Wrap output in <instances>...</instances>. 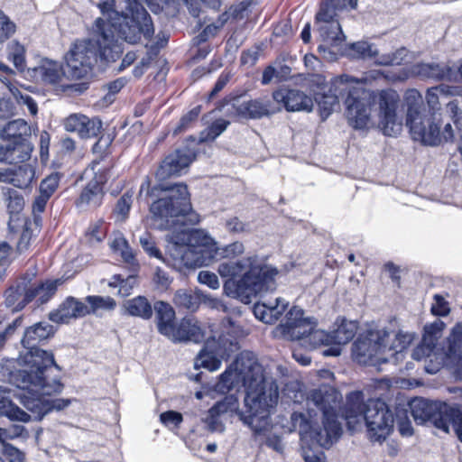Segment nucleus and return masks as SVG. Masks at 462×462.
Segmentation results:
<instances>
[{"mask_svg":"<svg viewBox=\"0 0 462 462\" xmlns=\"http://www.w3.org/2000/svg\"><path fill=\"white\" fill-rule=\"evenodd\" d=\"M342 394L328 385L310 393L306 402L308 417L294 411L291 416V430H298L301 439L310 438L319 447L329 448L342 433L340 418L345 419L351 430L365 420L368 439L383 442L393 431L395 418L388 405L380 399H370L364 403L361 392L350 393L342 410Z\"/></svg>","mask_w":462,"mask_h":462,"instance_id":"obj_1","label":"nucleus"},{"mask_svg":"<svg viewBox=\"0 0 462 462\" xmlns=\"http://www.w3.org/2000/svg\"><path fill=\"white\" fill-rule=\"evenodd\" d=\"M245 387V410H239L238 398L230 394L212 406V413L236 414L239 420L257 435L265 433L270 426L269 415L278 402V385L266 380L263 368L255 355L249 351L239 354L235 362L220 375L215 390L225 393L234 388Z\"/></svg>","mask_w":462,"mask_h":462,"instance_id":"obj_2","label":"nucleus"},{"mask_svg":"<svg viewBox=\"0 0 462 462\" xmlns=\"http://www.w3.org/2000/svg\"><path fill=\"white\" fill-rule=\"evenodd\" d=\"M54 328L45 321L29 327L22 339L28 350L23 360L25 367L11 374L10 381L17 388L14 393L21 404L42 420L52 411H62L70 403V399H50L52 394L62 392L63 384L59 379L51 377L53 368L59 369L53 355L37 347V345L54 335Z\"/></svg>","mask_w":462,"mask_h":462,"instance_id":"obj_3","label":"nucleus"},{"mask_svg":"<svg viewBox=\"0 0 462 462\" xmlns=\"http://www.w3.org/2000/svg\"><path fill=\"white\" fill-rule=\"evenodd\" d=\"M245 250L244 244L236 241L223 247L217 246L214 258L227 259L217 267L219 275L226 279L223 285L225 293L244 303H250L258 294L273 290L278 270L255 254L232 260L242 255Z\"/></svg>","mask_w":462,"mask_h":462,"instance_id":"obj_4","label":"nucleus"},{"mask_svg":"<svg viewBox=\"0 0 462 462\" xmlns=\"http://www.w3.org/2000/svg\"><path fill=\"white\" fill-rule=\"evenodd\" d=\"M243 336L242 328L230 319L222 321L221 331L217 333L211 326L207 329L197 319L185 318L173 328L172 335H170L169 339L173 342L195 343L206 339L204 348L196 358L195 367L216 371L220 367L222 359L227 358L237 349V338Z\"/></svg>","mask_w":462,"mask_h":462,"instance_id":"obj_5","label":"nucleus"},{"mask_svg":"<svg viewBox=\"0 0 462 462\" xmlns=\"http://www.w3.org/2000/svg\"><path fill=\"white\" fill-rule=\"evenodd\" d=\"M120 40L115 24L97 18L91 37L76 41L66 54L69 77L73 79L88 77L98 59L115 61L123 52Z\"/></svg>","mask_w":462,"mask_h":462,"instance_id":"obj_6","label":"nucleus"},{"mask_svg":"<svg viewBox=\"0 0 462 462\" xmlns=\"http://www.w3.org/2000/svg\"><path fill=\"white\" fill-rule=\"evenodd\" d=\"M399 94L393 89L378 92L366 89L359 85V89L352 92L346 101V119L355 129H366L371 125L372 106L378 105L379 126L388 136L397 134L402 129V121L397 115Z\"/></svg>","mask_w":462,"mask_h":462,"instance_id":"obj_7","label":"nucleus"},{"mask_svg":"<svg viewBox=\"0 0 462 462\" xmlns=\"http://www.w3.org/2000/svg\"><path fill=\"white\" fill-rule=\"evenodd\" d=\"M125 10H115L116 0H98V7L103 14H107L105 22L115 24L116 36L129 43H136L141 36L150 39L153 32L151 17L140 0H124Z\"/></svg>","mask_w":462,"mask_h":462,"instance_id":"obj_8","label":"nucleus"},{"mask_svg":"<svg viewBox=\"0 0 462 462\" xmlns=\"http://www.w3.org/2000/svg\"><path fill=\"white\" fill-rule=\"evenodd\" d=\"M189 242L190 245H173L170 249L172 265L179 270L208 265L214 259L216 241L206 231L198 229L190 233Z\"/></svg>","mask_w":462,"mask_h":462,"instance_id":"obj_9","label":"nucleus"},{"mask_svg":"<svg viewBox=\"0 0 462 462\" xmlns=\"http://www.w3.org/2000/svg\"><path fill=\"white\" fill-rule=\"evenodd\" d=\"M410 406L411 415L418 424L430 421L446 433L449 432V427L452 426L457 435L458 426L462 424V411L458 405L433 403L419 398L413 400Z\"/></svg>","mask_w":462,"mask_h":462,"instance_id":"obj_10","label":"nucleus"},{"mask_svg":"<svg viewBox=\"0 0 462 462\" xmlns=\"http://www.w3.org/2000/svg\"><path fill=\"white\" fill-rule=\"evenodd\" d=\"M162 189L168 191V194L154 201L151 205L150 212L153 218L160 222L158 227L167 229L176 223L175 217L185 216L190 211L191 204L185 184L179 183Z\"/></svg>","mask_w":462,"mask_h":462,"instance_id":"obj_11","label":"nucleus"},{"mask_svg":"<svg viewBox=\"0 0 462 462\" xmlns=\"http://www.w3.org/2000/svg\"><path fill=\"white\" fill-rule=\"evenodd\" d=\"M381 78H386L383 70H371L361 78H355L347 74H343L332 79L328 93L323 94L318 100V105L324 116H328L333 111L334 106L342 98L346 107L347 98L352 92L359 89V85H367L374 80Z\"/></svg>","mask_w":462,"mask_h":462,"instance_id":"obj_12","label":"nucleus"},{"mask_svg":"<svg viewBox=\"0 0 462 462\" xmlns=\"http://www.w3.org/2000/svg\"><path fill=\"white\" fill-rule=\"evenodd\" d=\"M390 335L387 330H369L358 337L352 347L355 361L365 365H377L388 362L385 338Z\"/></svg>","mask_w":462,"mask_h":462,"instance_id":"obj_13","label":"nucleus"},{"mask_svg":"<svg viewBox=\"0 0 462 462\" xmlns=\"http://www.w3.org/2000/svg\"><path fill=\"white\" fill-rule=\"evenodd\" d=\"M335 16V10L328 5H323L316 15V25L323 42L319 46V51H326L329 46H337L345 40L341 25Z\"/></svg>","mask_w":462,"mask_h":462,"instance_id":"obj_14","label":"nucleus"},{"mask_svg":"<svg viewBox=\"0 0 462 462\" xmlns=\"http://www.w3.org/2000/svg\"><path fill=\"white\" fill-rule=\"evenodd\" d=\"M32 72L36 79L53 87H60L62 91L82 93L88 88L86 82L68 85L63 84L62 80L65 77L63 68L59 62L51 60H42L37 67L33 68Z\"/></svg>","mask_w":462,"mask_h":462,"instance_id":"obj_15","label":"nucleus"},{"mask_svg":"<svg viewBox=\"0 0 462 462\" xmlns=\"http://www.w3.org/2000/svg\"><path fill=\"white\" fill-rule=\"evenodd\" d=\"M316 326L315 319L305 318L301 309L292 307L286 314L285 321L277 328V330L287 339L304 341L309 332Z\"/></svg>","mask_w":462,"mask_h":462,"instance_id":"obj_16","label":"nucleus"},{"mask_svg":"<svg viewBox=\"0 0 462 462\" xmlns=\"http://www.w3.org/2000/svg\"><path fill=\"white\" fill-rule=\"evenodd\" d=\"M350 55L355 59H374L382 66L400 65L407 57L408 51L401 48L391 54H378L375 47L367 42H357L350 46Z\"/></svg>","mask_w":462,"mask_h":462,"instance_id":"obj_17","label":"nucleus"},{"mask_svg":"<svg viewBox=\"0 0 462 462\" xmlns=\"http://www.w3.org/2000/svg\"><path fill=\"white\" fill-rule=\"evenodd\" d=\"M407 126L413 140L430 146L440 144L439 118L436 113L421 116Z\"/></svg>","mask_w":462,"mask_h":462,"instance_id":"obj_18","label":"nucleus"},{"mask_svg":"<svg viewBox=\"0 0 462 462\" xmlns=\"http://www.w3.org/2000/svg\"><path fill=\"white\" fill-rule=\"evenodd\" d=\"M410 76L448 81L456 80L457 78V75L455 74L454 70L448 65L439 63H417L412 65L407 71L392 77L391 80H404Z\"/></svg>","mask_w":462,"mask_h":462,"instance_id":"obj_19","label":"nucleus"},{"mask_svg":"<svg viewBox=\"0 0 462 462\" xmlns=\"http://www.w3.org/2000/svg\"><path fill=\"white\" fill-rule=\"evenodd\" d=\"M195 159L194 152L188 149H177L170 153L162 162L156 171L155 176L159 180H164L173 176H179Z\"/></svg>","mask_w":462,"mask_h":462,"instance_id":"obj_20","label":"nucleus"},{"mask_svg":"<svg viewBox=\"0 0 462 462\" xmlns=\"http://www.w3.org/2000/svg\"><path fill=\"white\" fill-rule=\"evenodd\" d=\"M36 162H23L7 169H0V182L18 189H27L36 180Z\"/></svg>","mask_w":462,"mask_h":462,"instance_id":"obj_21","label":"nucleus"},{"mask_svg":"<svg viewBox=\"0 0 462 462\" xmlns=\"http://www.w3.org/2000/svg\"><path fill=\"white\" fill-rule=\"evenodd\" d=\"M273 98L289 112H310L314 106L311 97L298 89H277L273 93Z\"/></svg>","mask_w":462,"mask_h":462,"instance_id":"obj_22","label":"nucleus"},{"mask_svg":"<svg viewBox=\"0 0 462 462\" xmlns=\"http://www.w3.org/2000/svg\"><path fill=\"white\" fill-rule=\"evenodd\" d=\"M67 132L75 133L82 139L97 136L101 128L102 122L97 118H89L83 114H71L63 121Z\"/></svg>","mask_w":462,"mask_h":462,"instance_id":"obj_23","label":"nucleus"},{"mask_svg":"<svg viewBox=\"0 0 462 462\" xmlns=\"http://www.w3.org/2000/svg\"><path fill=\"white\" fill-rule=\"evenodd\" d=\"M89 314L88 306L74 297H68L59 308L49 314V319L55 323H69L70 319L83 318Z\"/></svg>","mask_w":462,"mask_h":462,"instance_id":"obj_24","label":"nucleus"},{"mask_svg":"<svg viewBox=\"0 0 462 462\" xmlns=\"http://www.w3.org/2000/svg\"><path fill=\"white\" fill-rule=\"evenodd\" d=\"M337 328L330 333L333 346L322 352L325 356H338L341 354L340 345H345L354 338L358 324L356 321L338 319Z\"/></svg>","mask_w":462,"mask_h":462,"instance_id":"obj_25","label":"nucleus"},{"mask_svg":"<svg viewBox=\"0 0 462 462\" xmlns=\"http://www.w3.org/2000/svg\"><path fill=\"white\" fill-rule=\"evenodd\" d=\"M106 173L96 174L95 178L87 184L77 200L79 208H97L102 204Z\"/></svg>","mask_w":462,"mask_h":462,"instance_id":"obj_26","label":"nucleus"},{"mask_svg":"<svg viewBox=\"0 0 462 462\" xmlns=\"http://www.w3.org/2000/svg\"><path fill=\"white\" fill-rule=\"evenodd\" d=\"M62 279H56L54 281H46L39 284H29L28 291L23 296V300L19 301L20 307L23 309L28 302L36 300L40 304L47 302L56 292L57 288L63 284Z\"/></svg>","mask_w":462,"mask_h":462,"instance_id":"obj_27","label":"nucleus"},{"mask_svg":"<svg viewBox=\"0 0 462 462\" xmlns=\"http://www.w3.org/2000/svg\"><path fill=\"white\" fill-rule=\"evenodd\" d=\"M32 145L28 140L14 141L0 146V162L16 164L26 162L31 158Z\"/></svg>","mask_w":462,"mask_h":462,"instance_id":"obj_28","label":"nucleus"},{"mask_svg":"<svg viewBox=\"0 0 462 462\" xmlns=\"http://www.w3.org/2000/svg\"><path fill=\"white\" fill-rule=\"evenodd\" d=\"M288 305L289 302L284 299L276 298L274 300L255 304L254 314L261 321L272 324L280 319Z\"/></svg>","mask_w":462,"mask_h":462,"instance_id":"obj_29","label":"nucleus"},{"mask_svg":"<svg viewBox=\"0 0 462 462\" xmlns=\"http://www.w3.org/2000/svg\"><path fill=\"white\" fill-rule=\"evenodd\" d=\"M0 414L6 416L11 420L28 422L32 416L39 420L32 412V415L23 411L10 400V390L0 385Z\"/></svg>","mask_w":462,"mask_h":462,"instance_id":"obj_30","label":"nucleus"},{"mask_svg":"<svg viewBox=\"0 0 462 462\" xmlns=\"http://www.w3.org/2000/svg\"><path fill=\"white\" fill-rule=\"evenodd\" d=\"M389 338H385L386 355L388 356V362L390 358L394 357L395 360H398L400 356H402L403 351L410 346L411 341L413 340V334L398 331V332H389Z\"/></svg>","mask_w":462,"mask_h":462,"instance_id":"obj_31","label":"nucleus"},{"mask_svg":"<svg viewBox=\"0 0 462 462\" xmlns=\"http://www.w3.org/2000/svg\"><path fill=\"white\" fill-rule=\"evenodd\" d=\"M154 310L157 319V328L159 332L169 338L172 335L175 311L173 308L167 302L158 301L154 304Z\"/></svg>","mask_w":462,"mask_h":462,"instance_id":"obj_32","label":"nucleus"},{"mask_svg":"<svg viewBox=\"0 0 462 462\" xmlns=\"http://www.w3.org/2000/svg\"><path fill=\"white\" fill-rule=\"evenodd\" d=\"M280 110V107H274L269 100L263 99H254L244 102L237 109L239 114L254 119L274 114Z\"/></svg>","mask_w":462,"mask_h":462,"instance_id":"obj_33","label":"nucleus"},{"mask_svg":"<svg viewBox=\"0 0 462 462\" xmlns=\"http://www.w3.org/2000/svg\"><path fill=\"white\" fill-rule=\"evenodd\" d=\"M406 107V125L420 119L423 106V97L420 92L415 88L407 89L403 96Z\"/></svg>","mask_w":462,"mask_h":462,"instance_id":"obj_34","label":"nucleus"},{"mask_svg":"<svg viewBox=\"0 0 462 462\" xmlns=\"http://www.w3.org/2000/svg\"><path fill=\"white\" fill-rule=\"evenodd\" d=\"M31 135V127L23 119H17L9 122L5 126L0 127V137L3 140H7L10 143L14 141L28 140L27 137Z\"/></svg>","mask_w":462,"mask_h":462,"instance_id":"obj_35","label":"nucleus"},{"mask_svg":"<svg viewBox=\"0 0 462 462\" xmlns=\"http://www.w3.org/2000/svg\"><path fill=\"white\" fill-rule=\"evenodd\" d=\"M124 312L132 317L150 319L153 310L149 300L143 296H137L127 300L123 304Z\"/></svg>","mask_w":462,"mask_h":462,"instance_id":"obj_36","label":"nucleus"},{"mask_svg":"<svg viewBox=\"0 0 462 462\" xmlns=\"http://www.w3.org/2000/svg\"><path fill=\"white\" fill-rule=\"evenodd\" d=\"M457 93V88L445 84H440L427 89L425 99L430 111L435 113L440 107V97L444 96H454Z\"/></svg>","mask_w":462,"mask_h":462,"instance_id":"obj_37","label":"nucleus"},{"mask_svg":"<svg viewBox=\"0 0 462 462\" xmlns=\"http://www.w3.org/2000/svg\"><path fill=\"white\" fill-rule=\"evenodd\" d=\"M446 356L454 363L462 360V323H457L448 338Z\"/></svg>","mask_w":462,"mask_h":462,"instance_id":"obj_38","label":"nucleus"},{"mask_svg":"<svg viewBox=\"0 0 462 462\" xmlns=\"http://www.w3.org/2000/svg\"><path fill=\"white\" fill-rule=\"evenodd\" d=\"M303 345L310 349H315L320 346H332V337L330 333L322 329L312 328L309 332Z\"/></svg>","mask_w":462,"mask_h":462,"instance_id":"obj_39","label":"nucleus"},{"mask_svg":"<svg viewBox=\"0 0 462 462\" xmlns=\"http://www.w3.org/2000/svg\"><path fill=\"white\" fill-rule=\"evenodd\" d=\"M109 245L113 252L120 254L125 263H132L134 262V253L122 233H115Z\"/></svg>","mask_w":462,"mask_h":462,"instance_id":"obj_40","label":"nucleus"},{"mask_svg":"<svg viewBox=\"0 0 462 462\" xmlns=\"http://www.w3.org/2000/svg\"><path fill=\"white\" fill-rule=\"evenodd\" d=\"M28 291V284L25 282H19L15 287H10L5 291V305L7 308H11L12 311H18L22 309L19 301H21Z\"/></svg>","mask_w":462,"mask_h":462,"instance_id":"obj_41","label":"nucleus"},{"mask_svg":"<svg viewBox=\"0 0 462 462\" xmlns=\"http://www.w3.org/2000/svg\"><path fill=\"white\" fill-rule=\"evenodd\" d=\"M269 421H271L270 419ZM272 429L273 425L272 422H270L269 429L268 430H266L265 433L257 435L254 431L253 432L256 440H258L261 444L266 445L267 447H269L270 448L273 449L278 453H282L284 449V445L282 443V438L279 435L273 433Z\"/></svg>","mask_w":462,"mask_h":462,"instance_id":"obj_42","label":"nucleus"},{"mask_svg":"<svg viewBox=\"0 0 462 462\" xmlns=\"http://www.w3.org/2000/svg\"><path fill=\"white\" fill-rule=\"evenodd\" d=\"M85 301L88 304L89 314L98 310H112L116 308V300L109 296H88Z\"/></svg>","mask_w":462,"mask_h":462,"instance_id":"obj_43","label":"nucleus"},{"mask_svg":"<svg viewBox=\"0 0 462 462\" xmlns=\"http://www.w3.org/2000/svg\"><path fill=\"white\" fill-rule=\"evenodd\" d=\"M3 194L7 202V209L10 214H16L22 211L24 206V200L22 195L10 188H4Z\"/></svg>","mask_w":462,"mask_h":462,"instance_id":"obj_44","label":"nucleus"},{"mask_svg":"<svg viewBox=\"0 0 462 462\" xmlns=\"http://www.w3.org/2000/svg\"><path fill=\"white\" fill-rule=\"evenodd\" d=\"M173 302L177 307L195 310L198 307V298L187 290H179L175 292Z\"/></svg>","mask_w":462,"mask_h":462,"instance_id":"obj_45","label":"nucleus"},{"mask_svg":"<svg viewBox=\"0 0 462 462\" xmlns=\"http://www.w3.org/2000/svg\"><path fill=\"white\" fill-rule=\"evenodd\" d=\"M136 279L134 276L130 275L126 279H124L120 274L113 276L109 282V286L118 287V294L121 296H128L131 293V290L134 286Z\"/></svg>","mask_w":462,"mask_h":462,"instance_id":"obj_46","label":"nucleus"},{"mask_svg":"<svg viewBox=\"0 0 462 462\" xmlns=\"http://www.w3.org/2000/svg\"><path fill=\"white\" fill-rule=\"evenodd\" d=\"M445 328V324L440 319H436L430 324H427L424 327V340L425 342H429L430 344H434L436 346L437 340L441 335L442 330Z\"/></svg>","mask_w":462,"mask_h":462,"instance_id":"obj_47","label":"nucleus"},{"mask_svg":"<svg viewBox=\"0 0 462 462\" xmlns=\"http://www.w3.org/2000/svg\"><path fill=\"white\" fill-rule=\"evenodd\" d=\"M24 47L17 42H12L8 46V56L17 69H23L24 65Z\"/></svg>","mask_w":462,"mask_h":462,"instance_id":"obj_48","label":"nucleus"},{"mask_svg":"<svg viewBox=\"0 0 462 462\" xmlns=\"http://www.w3.org/2000/svg\"><path fill=\"white\" fill-rule=\"evenodd\" d=\"M60 180V175L54 172L47 176L41 182L39 191L48 197H51L56 191Z\"/></svg>","mask_w":462,"mask_h":462,"instance_id":"obj_49","label":"nucleus"},{"mask_svg":"<svg viewBox=\"0 0 462 462\" xmlns=\"http://www.w3.org/2000/svg\"><path fill=\"white\" fill-rule=\"evenodd\" d=\"M222 415L218 412L212 413V407L208 410L207 415L202 418V421L206 423L208 430L212 432H223L225 430L224 422L221 419Z\"/></svg>","mask_w":462,"mask_h":462,"instance_id":"obj_50","label":"nucleus"},{"mask_svg":"<svg viewBox=\"0 0 462 462\" xmlns=\"http://www.w3.org/2000/svg\"><path fill=\"white\" fill-rule=\"evenodd\" d=\"M436 346L434 344H430L429 342H425L424 337L422 338V341L420 345H419L413 351H412V358L415 360H422L429 357H435L436 356Z\"/></svg>","mask_w":462,"mask_h":462,"instance_id":"obj_51","label":"nucleus"},{"mask_svg":"<svg viewBox=\"0 0 462 462\" xmlns=\"http://www.w3.org/2000/svg\"><path fill=\"white\" fill-rule=\"evenodd\" d=\"M11 93L14 95L19 104L25 105L31 113L35 116L38 113V106L32 97L27 94H23L17 88L9 87Z\"/></svg>","mask_w":462,"mask_h":462,"instance_id":"obj_52","label":"nucleus"},{"mask_svg":"<svg viewBox=\"0 0 462 462\" xmlns=\"http://www.w3.org/2000/svg\"><path fill=\"white\" fill-rule=\"evenodd\" d=\"M15 24L4 12L0 11V44L9 39L15 32Z\"/></svg>","mask_w":462,"mask_h":462,"instance_id":"obj_53","label":"nucleus"},{"mask_svg":"<svg viewBox=\"0 0 462 462\" xmlns=\"http://www.w3.org/2000/svg\"><path fill=\"white\" fill-rule=\"evenodd\" d=\"M86 236L91 244L100 243L106 236V229L102 221H97L89 226Z\"/></svg>","mask_w":462,"mask_h":462,"instance_id":"obj_54","label":"nucleus"},{"mask_svg":"<svg viewBox=\"0 0 462 462\" xmlns=\"http://www.w3.org/2000/svg\"><path fill=\"white\" fill-rule=\"evenodd\" d=\"M143 249L150 255L158 259H162V253L156 247L155 242L149 233L143 234L139 239Z\"/></svg>","mask_w":462,"mask_h":462,"instance_id":"obj_55","label":"nucleus"},{"mask_svg":"<svg viewBox=\"0 0 462 462\" xmlns=\"http://www.w3.org/2000/svg\"><path fill=\"white\" fill-rule=\"evenodd\" d=\"M229 121L220 118L214 121L207 130V135L203 137L204 140H215L219 136L229 125Z\"/></svg>","mask_w":462,"mask_h":462,"instance_id":"obj_56","label":"nucleus"},{"mask_svg":"<svg viewBox=\"0 0 462 462\" xmlns=\"http://www.w3.org/2000/svg\"><path fill=\"white\" fill-rule=\"evenodd\" d=\"M133 202V195L129 192L125 193L117 201L116 206V213L121 217L122 219H125L130 211Z\"/></svg>","mask_w":462,"mask_h":462,"instance_id":"obj_57","label":"nucleus"},{"mask_svg":"<svg viewBox=\"0 0 462 462\" xmlns=\"http://www.w3.org/2000/svg\"><path fill=\"white\" fill-rule=\"evenodd\" d=\"M397 427L400 434L403 437H410L413 434L411 423L408 418L407 411H403L397 414Z\"/></svg>","mask_w":462,"mask_h":462,"instance_id":"obj_58","label":"nucleus"},{"mask_svg":"<svg viewBox=\"0 0 462 462\" xmlns=\"http://www.w3.org/2000/svg\"><path fill=\"white\" fill-rule=\"evenodd\" d=\"M199 113H200V106H196L193 109H191L188 114H186L184 116H182L179 125L174 129V134H177L179 133L185 131L189 127V124L198 118Z\"/></svg>","mask_w":462,"mask_h":462,"instance_id":"obj_59","label":"nucleus"},{"mask_svg":"<svg viewBox=\"0 0 462 462\" xmlns=\"http://www.w3.org/2000/svg\"><path fill=\"white\" fill-rule=\"evenodd\" d=\"M161 421L169 428H177L182 421V415L174 411H168L161 414Z\"/></svg>","mask_w":462,"mask_h":462,"instance_id":"obj_60","label":"nucleus"},{"mask_svg":"<svg viewBox=\"0 0 462 462\" xmlns=\"http://www.w3.org/2000/svg\"><path fill=\"white\" fill-rule=\"evenodd\" d=\"M198 281L213 290L218 289L220 285L217 274L209 271H200L198 274Z\"/></svg>","mask_w":462,"mask_h":462,"instance_id":"obj_61","label":"nucleus"},{"mask_svg":"<svg viewBox=\"0 0 462 462\" xmlns=\"http://www.w3.org/2000/svg\"><path fill=\"white\" fill-rule=\"evenodd\" d=\"M431 311L437 316H446L449 312L448 301L441 295L436 294L434 296V303L431 307Z\"/></svg>","mask_w":462,"mask_h":462,"instance_id":"obj_62","label":"nucleus"},{"mask_svg":"<svg viewBox=\"0 0 462 462\" xmlns=\"http://www.w3.org/2000/svg\"><path fill=\"white\" fill-rule=\"evenodd\" d=\"M22 325V318L15 319L4 330H0V349L4 346L5 341L14 333L15 329Z\"/></svg>","mask_w":462,"mask_h":462,"instance_id":"obj_63","label":"nucleus"},{"mask_svg":"<svg viewBox=\"0 0 462 462\" xmlns=\"http://www.w3.org/2000/svg\"><path fill=\"white\" fill-rule=\"evenodd\" d=\"M302 457L305 462H327L324 453L320 450L302 448Z\"/></svg>","mask_w":462,"mask_h":462,"instance_id":"obj_64","label":"nucleus"}]
</instances>
